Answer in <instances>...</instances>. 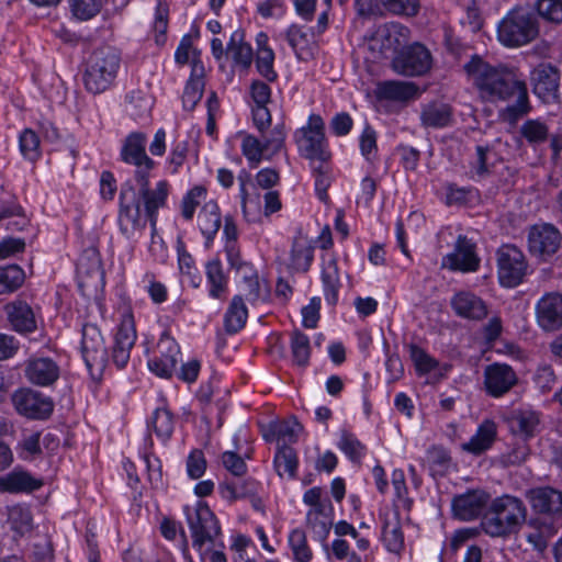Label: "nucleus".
I'll list each match as a JSON object with an SVG mask.
<instances>
[{"label": "nucleus", "mask_w": 562, "mask_h": 562, "mask_svg": "<svg viewBox=\"0 0 562 562\" xmlns=\"http://www.w3.org/2000/svg\"><path fill=\"white\" fill-rule=\"evenodd\" d=\"M155 161L148 158L135 166L134 179L138 189L131 183H124L120 192L119 225L121 232L127 237H134L140 233L147 224L155 229L159 209L167 203L170 184L167 180H160L155 188L149 187L150 172L155 168Z\"/></svg>", "instance_id": "nucleus-1"}, {"label": "nucleus", "mask_w": 562, "mask_h": 562, "mask_svg": "<svg viewBox=\"0 0 562 562\" xmlns=\"http://www.w3.org/2000/svg\"><path fill=\"white\" fill-rule=\"evenodd\" d=\"M482 97L490 101H515L506 108L513 120L528 113V90L522 74L515 67L492 66L474 56L464 65Z\"/></svg>", "instance_id": "nucleus-2"}, {"label": "nucleus", "mask_w": 562, "mask_h": 562, "mask_svg": "<svg viewBox=\"0 0 562 562\" xmlns=\"http://www.w3.org/2000/svg\"><path fill=\"white\" fill-rule=\"evenodd\" d=\"M527 518L524 502L512 495H503L492 501L481 520L483 531L494 538H506L517 533Z\"/></svg>", "instance_id": "nucleus-3"}, {"label": "nucleus", "mask_w": 562, "mask_h": 562, "mask_svg": "<svg viewBox=\"0 0 562 562\" xmlns=\"http://www.w3.org/2000/svg\"><path fill=\"white\" fill-rule=\"evenodd\" d=\"M120 66L121 55L115 47L104 45L95 48L86 61V89L93 94L108 90L114 83Z\"/></svg>", "instance_id": "nucleus-4"}, {"label": "nucleus", "mask_w": 562, "mask_h": 562, "mask_svg": "<svg viewBox=\"0 0 562 562\" xmlns=\"http://www.w3.org/2000/svg\"><path fill=\"white\" fill-rule=\"evenodd\" d=\"M539 35L536 15L525 8H514L498 23L497 38L506 47H520Z\"/></svg>", "instance_id": "nucleus-5"}, {"label": "nucleus", "mask_w": 562, "mask_h": 562, "mask_svg": "<svg viewBox=\"0 0 562 562\" xmlns=\"http://www.w3.org/2000/svg\"><path fill=\"white\" fill-rule=\"evenodd\" d=\"M191 530L192 544L201 550L206 542H213L221 533L218 520L210 507L199 502L194 507H183Z\"/></svg>", "instance_id": "nucleus-6"}, {"label": "nucleus", "mask_w": 562, "mask_h": 562, "mask_svg": "<svg viewBox=\"0 0 562 562\" xmlns=\"http://www.w3.org/2000/svg\"><path fill=\"white\" fill-rule=\"evenodd\" d=\"M496 256L499 283L506 288L520 284L528 269L524 252L518 247L506 244L498 248Z\"/></svg>", "instance_id": "nucleus-7"}, {"label": "nucleus", "mask_w": 562, "mask_h": 562, "mask_svg": "<svg viewBox=\"0 0 562 562\" xmlns=\"http://www.w3.org/2000/svg\"><path fill=\"white\" fill-rule=\"evenodd\" d=\"M431 65V54L420 43L403 48L392 60L393 70L406 77L423 76L430 70Z\"/></svg>", "instance_id": "nucleus-8"}, {"label": "nucleus", "mask_w": 562, "mask_h": 562, "mask_svg": "<svg viewBox=\"0 0 562 562\" xmlns=\"http://www.w3.org/2000/svg\"><path fill=\"white\" fill-rule=\"evenodd\" d=\"M81 353L92 376L100 374L108 362L103 337L95 325L86 324L82 327Z\"/></svg>", "instance_id": "nucleus-9"}, {"label": "nucleus", "mask_w": 562, "mask_h": 562, "mask_svg": "<svg viewBox=\"0 0 562 562\" xmlns=\"http://www.w3.org/2000/svg\"><path fill=\"white\" fill-rule=\"evenodd\" d=\"M561 243V233L553 224L539 223L528 229L529 251L542 260L552 257L559 250Z\"/></svg>", "instance_id": "nucleus-10"}, {"label": "nucleus", "mask_w": 562, "mask_h": 562, "mask_svg": "<svg viewBox=\"0 0 562 562\" xmlns=\"http://www.w3.org/2000/svg\"><path fill=\"white\" fill-rule=\"evenodd\" d=\"M12 403L20 415L30 419H46L54 409L50 397L31 389L15 391L12 395Z\"/></svg>", "instance_id": "nucleus-11"}, {"label": "nucleus", "mask_w": 562, "mask_h": 562, "mask_svg": "<svg viewBox=\"0 0 562 562\" xmlns=\"http://www.w3.org/2000/svg\"><path fill=\"white\" fill-rule=\"evenodd\" d=\"M533 93L546 103L559 95L560 70L551 63H540L530 72Z\"/></svg>", "instance_id": "nucleus-12"}, {"label": "nucleus", "mask_w": 562, "mask_h": 562, "mask_svg": "<svg viewBox=\"0 0 562 562\" xmlns=\"http://www.w3.org/2000/svg\"><path fill=\"white\" fill-rule=\"evenodd\" d=\"M476 245L464 235H459L453 251L442 258V267L451 271L474 272L480 267Z\"/></svg>", "instance_id": "nucleus-13"}, {"label": "nucleus", "mask_w": 562, "mask_h": 562, "mask_svg": "<svg viewBox=\"0 0 562 562\" xmlns=\"http://www.w3.org/2000/svg\"><path fill=\"white\" fill-rule=\"evenodd\" d=\"M517 383L516 372L506 363L494 362L484 369V386L486 393L493 397L503 396Z\"/></svg>", "instance_id": "nucleus-14"}, {"label": "nucleus", "mask_w": 562, "mask_h": 562, "mask_svg": "<svg viewBox=\"0 0 562 562\" xmlns=\"http://www.w3.org/2000/svg\"><path fill=\"white\" fill-rule=\"evenodd\" d=\"M536 318L543 330H559L562 327V294L546 293L536 305Z\"/></svg>", "instance_id": "nucleus-15"}, {"label": "nucleus", "mask_w": 562, "mask_h": 562, "mask_svg": "<svg viewBox=\"0 0 562 562\" xmlns=\"http://www.w3.org/2000/svg\"><path fill=\"white\" fill-rule=\"evenodd\" d=\"M491 496L483 490H470L452 499L453 515L464 521L479 517L486 507Z\"/></svg>", "instance_id": "nucleus-16"}, {"label": "nucleus", "mask_w": 562, "mask_h": 562, "mask_svg": "<svg viewBox=\"0 0 562 562\" xmlns=\"http://www.w3.org/2000/svg\"><path fill=\"white\" fill-rule=\"evenodd\" d=\"M135 341L136 330L133 317L131 314L124 315L115 334L112 348V361L119 369L126 367Z\"/></svg>", "instance_id": "nucleus-17"}, {"label": "nucleus", "mask_w": 562, "mask_h": 562, "mask_svg": "<svg viewBox=\"0 0 562 562\" xmlns=\"http://www.w3.org/2000/svg\"><path fill=\"white\" fill-rule=\"evenodd\" d=\"M526 496L533 512L552 518L562 517V492L543 486L529 490Z\"/></svg>", "instance_id": "nucleus-18"}, {"label": "nucleus", "mask_w": 562, "mask_h": 562, "mask_svg": "<svg viewBox=\"0 0 562 562\" xmlns=\"http://www.w3.org/2000/svg\"><path fill=\"white\" fill-rule=\"evenodd\" d=\"M60 374L58 364L48 357L31 358L26 361L25 376L35 385L49 386Z\"/></svg>", "instance_id": "nucleus-19"}, {"label": "nucleus", "mask_w": 562, "mask_h": 562, "mask_svg": "<svg viewBox=\"0 0 562 562\" xmlns=\"http://www.w3.org/2000/svg\"><path fill=\"white\" fill-rule=\"evenodd\" d=\"M11 327L20 334H30L36 330L37 324L32 307L24 301L16 300L4 306Z\"/></svg>", "instance_id": "nucleus-20"}, {"label": "nucleus", "mask_w": 562, "mask_h": 562, "mask_svg": "<svg viewBox=\"0 0 562 562\" xmlns=\"http://www.w3.org/2000/svg\"><path fill=\"white\" fill-rule=\"evenodd\" d=\"M286 40L299 59L311 60L315 54V33L312 27L291 25Z\"/></svg>", "instance_id": "nucleus-21"}, {"label": "nucleus", "mask_w": 562, "mask_h": 562, "mask_svg": "<svg viewBox=\"0 0 562 562\" xmlns=\"http://www.w3.org/2000/svg\"><path fill=\"white\" fill-rule=\"evenodd\" d=\"M419 89L414 82L386 80L379 82L375 95L379 100L407 102L418 97Z\"/></svg>", "instance_id": "nucleus-22"}, {"label": "nucleus", "mask_w": 562, "mask_h": 562, "mask_svg": "<svg viewBox=\"0 0 562 562\" xmlns=\"http://www.w3.org/2000/svg\"><path fill=\"white\" fill-rule=\"evenodd\" d=\"M451 307L458 316L468 319L479 321L487 315L483 300L467 291H461L451 299Z\"/></svg>", "instance_id": "nucleus-23"}, {"label": "nucleus", "mask_w": 562, "mask_h": 562, "mask_svg": "<svg viewBox=\"0 0 562 562\" xmlns=\"http://www.w3.org/2000/svg\"><path fill=\"white\" fill-rule=\"evenodd\" d=\"M497 438V425L492 419H484L475 434L468 442L461 445V449L473 456H481L492 448Z\"/></svg>", "instance_id": "nucleus-24"}, {"label": "nucleus", "mask_w": 562, "mask_h": 562, "mask_svg": "<svg viewBox=\"0 0 562 562\" xmlns=\"http://www.w3.org/2000/svg\"><path fill=\"white\" fill-rule=\"evenodd\" d=\"M43 481L30 472L15 468L0 476V491L8 493H31L42 487Z\"/></svg>", "instance_id": "nucleus-25"}, {"label": "nucleus", "mask_w": 562, "mask_h": 562, "mask_svg": "<svg viewBox=\"0 0 562 562\" xmlns=\"http://www.w3.org/2000/svg\"><path fill=\"white\" fill-rule=\"evenodd\" d=\"M303 430L302 425L296 419H288L271 423L268 430L263 434L267 441H276L277 447H291Z\"/></svg>", "instance_id": "nucleus-26"}, {"label": "nucleus", "mask_w": 562, "mask_h": 562, "mask_svg": "<svg viewBox=\"0 0 562 562\" xmlns=\"http://www.w3.org/2000/svg\"><path fill=\"white\" fill-rule=\"evenodd\" d=\"M539 424V415L532 411L517 412L508 419L510 432L519 436L525 442L537 434Z\"/></svg>", "instance_id": "nucleus-27"}, {"label": "nucleus", "mask_w": 562, "mask_h": 562, "mask_svg": "<svg viewBox=\"0 0 562 562\" xmlns=\"http://www.w3.org/2000/svg\"><path fill=\"white\" fill-rule=\"evenodd\" d=\"M204 67L201 60L193 58V71L191 78L188 80L183 94L182 102L187 110H193L198 102L201 100L204 91L203 80Z\"/></svg>", "instance_id": "nucleus-28"}, {"label": "nucleus", "mask_w": 562, "mask_h": 562, "mask_svg": "<svg viewBox=\"0 0 562 562\" xmlns=\"http://www.w3.org/2000/svg\"><path fill=\"white\" fill-rule=\"evenodd\" d=\"M314 258V247L305 236L294 238L289 268L292 271L305 272L310 269Z\"/></svg>", "instance_id": "nucleus-29"}, {"label": "nucleus", "mask_w": 562, "mask_h": 562, "mask_svg": "<svg viewBox=\"0 0 562 562\" xmlns=\"http://www.w3.org/2000/svg\"><path fill=\"white\" fill-rule=\"evenodd\" d=\"M199 226L209 246L222 225L220 207L215 201L205 202L199 214Z\"/></svg>", "instance_id": "nucleus-30"}, {"label": "nucleus", "mask_w": 562, "mask_h": 562, "mask_svg": "<svg viewBox=\"0 0 562 562\" xmlns=\"http://www.w3.org/2000/svg\"><path fill=\"white\" fill-rule=\"evenodd\" d=\"M121 159L128 165H138L148 159L146 154V135L140 132L131 133L121 148Z\"/></svg>", "instance_id": "nucleus-31"}, {"label": "nucleus", "mask_w": 562, "mask_h": 562, "mask_svg": "<svg viewBox=\"0 0 562 562\" xmlns=\"http://www.w3.org/2000/svg\"><path fill=\"white\" fill-rule=\"evenodd\" d=\"M294 138L301 156L313 162L316 158V123L314 114L310 115L305 126L295 132Z\"/></svg>", "instance_id": "nucleus-32"}, {"label": "nucleus", "mask_w": 562, "mask_h": 562, "mask_svg": "<svg viewBox=\"0 0 562 562\" xmlns=\"http://www.w3.org/2000/svg\"><path fill=\"white\" fill-rule=\"evenodd\" d=\"M424 462L432 477L445 476L453 465L450 452L442 446H431Z\"/></svg>", "instance_id": "nucleus-33"}, {"label": "nucleus", "mask_w": 562, "mask_h": 562, "mask_svg": "<svg viewBox=\"0 0 562 562\" xmlns=\"http://www.w3.org/2000/svg\"><path fill=\"white\" fill-rule=\"evenodd\" d=\"M259 484L254 479H246L238 482L225 481L220 484L218 491L222 497L228 502L237 499L254 497L258 493Z\"/></svg>", "instance_id": "nucleus-34"}, {"label": "nucleus", "mask_w": 562, "mask_h": 562, "mask_svg": "<svg viewBox=\"0 0 562 562\" xmlns=\"http://www.w3.org/2000/svg\"><path fill=\"white\" fill-rule=\"evenodd\" d=\"M227 54L231 55L234 63L244 69H247L254 59V53L250 44L245 42L243 31H235L227 45Z\"/></svg>", "instance_id": "nucleus-35"}, {"label": "nucleus", "mask_w": 562, "mask_h": 562, "mask_svg": "<svg viewBox=\"0 0 562 562\" xmlns=\"http://www.w3.org/2000/svg\"><path fill=\"white\" fill-rule=\"evenodd\" d=\"M451 120V108L445 103H429L420 113V121L425 127L441 128L449 125Z\"/></svg>", "instance_id": "nucleus-36"}, {"label": "nucleus", "mask_w": 562, "mask_h": 562, "mask_svg": "<svg viewBox=\"0 0 562 562\" xmlns=\"http://www.w3.org/2000/svg\"><path fill=\"white\" fill-rule=\"evenodd\" d=\"M322 283L325 301L328 305L335 306L338 302V291L341 286L339 280L338 267L335 259H329L324 263L322 270Z\"/></svg>", "instance_id": "nucleus-37"}, {"label": "nucleus", "mask_w": 562, "mask_h": 562, "mask_svg": "<svg viewBox=\"0 0 562 562\" xmlns=\"http://www.w3.org/2000/svg\"><path fill=\"white\" fill-rule=\"evenodd\" d=\"M205 273L210 286L209 294L213 299H223L227 292V277L223 271L220 260H212L206 263Z\"/></svg>", "instance_id": "nucleus-38"}, {"label": "nucleus", "mask_w": 562, "mask_h": 562, "mask_svg": "<svg viewBox=\"0 0 562 562\" xmlns=\"http://www.w3.org/2000/svg\"><path fill=\"white\" fill-rule=\"evenodd\" d=\"M248 311L240 295H235L225 313L224 325L228 334L239 331L246 324Z\"/></svg>", "instance_id": "nucleus-39"}, {"label": "nucleus", "mask_w": 562, "mask_h": 562, "mask_svg": "<svg viewBox=\"0 0 562 562\" xmlns=\"http://www.w3.org/2000/svg\"><path fill=\"white\" fill-rule=\"evenodd\" d=\"M382 541L391 553L400 554L404 549V533L400 520L385 519L382 528Z\"/></svg>", "instance_id": "nucleus-40"}, {"label": "nucleus", "mask_w": 562, "mask_h": 562, "mask_svg": "<svg viewBox=\"0 0 562 562\" xmlns=\"http://www.w3.org/2000/svg\"><path fill=\"white\" fill-rule=\"evenodd\" d=\"M8 522L10 528L19 536H24L33 529V516L29 507L14 505L9 508Z\"/></svg>", "instance_id": "nucleus-41"}, {"label": "nucleus", "mask_w": 562, "mask_h": 562, "mask_svg": "<svg viewBox=\"0 0 562 562\" xmlns=\"http://www.w3.org/2000/svg\"><path fill=\"white\" fill-rule=\"evenodd\" d=\"M148 427L154 430L160 440L167 441L171 437L175 428L171 412L165 407L155 409L149 419Z\"/></svg>", "instance_id": "nucleus-42"}, {"label": "nucleus", "mask_w": 562, "mask_h": 562, "mask_svg": "<svg viewBox=\"0 0 562 562\" xmlns=\"http://www.w3.org/2000/svg\"><path fill=\"white\" fill-rule=\"evenodd\" d=\"M290 347L293 362L299 367L307 366L312 355L310 338L299 329H295L291 334Z\"/></svg>", "instance_id": "nucleus-43"}, {"label": "nucleus", "mask_w": 562, "mask_h": 562, "mask_svg": "<svg viewBox=\"0 0 562 562\" xmlns=\"http://www.w3.org/2000/svg\"><path fill=\"white\" fill-rule=\"evenodd\" d=\"M273 462L280 476L288 474L290 477H293L295 475L297 458L291 447H277Z\"/></svg>", "instance_id": "nucleus-44"}, {"label": "nucleus", "mask_w": 562, "mask_h": 562, "mask_svg": "<svg viewBox=\"0 0 562 562\" xmlns=\"http://www.w3.org/2000/svg\"><path fill=\"white\" fill-rule=\"evenodd\" d=\"M24 271L16 265L0 267V294L19 289L24 282Z\"/></svg>", "instance_id": "nucleus-45"}, {"label": "nucleus", "mask_w": 562, "mask_h": 562, "mask_svg": "<svg viewBox=\"0 0 562 562\" xmlns=\"http://www.w3.org/2000/svg\"><path fill=\"white\" fill-rule=\"evenodd\" d=\"M530 449L525 441H515L508 450L498 456L497 462L504 468L520 465L529 456Z\"/></svg>", "instance_id": "nucleus-46"}, {"label": "nucleus", "mask_w": 562, "mask_h": 562, "mask_svg": "<svg viewBox=\"0 0 562 562\" xmlns=\"http://www.w3.org/2000/svg\"><path fill=\"white\" fill-rule=\"evenodd\" d=\"M241 151L252 166H257L263 158H271L268 156L266 148H263L262 140L259 137L250 134H247L243 137Z\"/></svg>", "instance_id": "nucleus-47"}, {"label": "nucleus", "mask_w": 562, "mask_h": 562, "mask_svg": "<svg viewBox=\"0 0 562 562\" xmlns=\"http://www.w3.org/2000/svg\"><path fill=\"white\" fill-rule=\"evenodd\" d=\"M382 36L385 38L389 48L396 49L404 46L411 38V30L401 23L385 24L381 30Z\"/></svg>", "instance_id": "nucleus-48"}, {"label": "nucleus", "mask_w": 562, "mask_h": 562, "mask_svg": "<svg viewBox=\"0 0 562 562\" xmlns=\"http://www.w3.org/2000/svg\"><path fill=\"white\" fill-rule=\"evenodd\" d=\"M260 134L262 146L271 158L284 147L285 131L282 123L274 125V127L269 131L267 128Z\"/></svg>", "instance_id": "nucleus-49"}, {"label": "nucleus", "mask_w": 562, "mask_h": 562, "mask_svg": "<svg viewBox=\"0 0 562 562\" xmlns=\"http://www.w3.org/2000/svg\"><path fill=\"white\" fill-rule=\"evenodd\" d=\"M128 112L135 119H142L150 113L153 106L151 98L144 91H131L127 97Z\"/></svg>", "instance_id": "nucleus-50"}, {"label": "nucleus", "mask_w": 562, "mask_h": 562, "mask_svg": "<svg viewBox=\"0 0 562 562\" xmlns=\"http://www.w3.org/2000/svg\"><path fill=\"white\" fill-rule=\"evenodd\" d=\"M177 252L180 272L190 279V282L193 286H199L201 278L195 268L194 259L191 254L187 251L183 241L180 239L177 244Z\"/></svg>", "instance_id": "nucleus-51"}, {"label": "nucleus", "mask_w": 562, "mask_h": 562, "mask_svg": "<svg viewBox=\"0 0 562 562\" xmlns=\"http://www.w3.org/2000/svg\"><path fill=\"white\" fill-rule=\"evenodd\" d=\"M289 544L296 562H308L312 559L313 552L307 546L306 535L303 530H292L289 536Z\"/></svg>", "instance_id": "nucleus-52"}, {"label": "nucleus", "mask_w": 562, "mask_h": 562, "mask_svg": "<svg viewBox=\"0 0 562 562\" xmlns=\"http://www.w3.org/2000/svg\"><path fill=\"white\" fill-rule=\"evenodd\" d=\"M206 199V189L203 186L193 187L181 201V215L191 221L196 207Z\"/></svg>", "instance_id": "nucleus-53"}, {"label": "nucleus", "mask_w": 562, "mask_h": 562, "mask_svg": "<svg viewBox=\"0 0 562 562\" xmlns=\"http://www.w3.org/2000/svg\"><path fill=\"white\" fill-rule=\"evenodd\" d=\"M21 154L29 160H36L40 155V138L37 134L30 128H25L19 137Z\"/></svg>", "instance_id": "nucleus-54"}, {"label": "nucleus", "mask_w": 562, "mask_h": 562, "mask_svg": "<svg viewBox=\"0 0 562 562\" xmlns=\"http://www.w3.org/2000/svg\"><path fill=\"white\" fill-rule=\"evenodd\" d=\"M180 347L168 331H164L157 342L154 358L168 359L178 362Z\"/></svg>", "instance_id": "nucleus-55"}, {"label": "nucleus", "mask_w": 562, "mask_h": 562, "mask_svg": "<svg viewBox=\"0 0 562 562\" xmlns=\"http://www.w3.org/2000/svg\"><path fill=\"white\" fill-rule=\"evenodd\" d=\"M521 135L531 144H540L547 140L548 126L538 120H528L520 127Z\"/></svg>", "instance_id": "nucleus-56"}, {"label": "nucleus", "mask_w": 562, "mask_h": 562, "mask_svg": "<svg viewBox=\"0 0 562 562\" xmlns=\"http://www.w3.org/2000/svg\"><path fill=\"white\" fill-rule=\"evenodd\" d=\"M536 8L543 20L555 24L562 23V0H538Z\"/></svg>", "instance_id": "nucleus-57"}, {"label": "nucleus", "mask_w": 562, "mask_h": 562, "mask_svg": "<svg viewBox=\"0 0 562 562\" xmlns=\"http://www.w3.org/2000/svg\"><path fill=\"white\" fill-rule=\"evenodd\" d=\"M274 54L269 47H260L257 53V69L258 71L269 81H273L277 78V74L273 70Z\"/></svg>", "instance_id": "nucleus-58"}, {"label": "nucleus", "mask_w": 562, "mask_h": 562, "mask_svg": "<svg viewBox=\"0 0 562 562\" xmlns=\"http://www.w3.org/2000/svg\"><path fill=\"white\" fill-rule=\"evenodd\" d=\"M383 5L392 13L415 16L420 9V0H381Z\"/></svg>", "instance_id": "nucleus-59"}, {"label": "nucleus", "mask_w": 562, "mask_h": 562, "mask_svg": "<svg viewBox=\"0 0 562 562\" xmlns=\"http://www.w3.org/2000/svg\"><path fill=\"white\" fill-rule=\"evenodd\" d=\"M72 14L80 20H89L101 8L100 0H69Z\"/></svg>", "instance_id": "nucleus-60"}, {"label": "nucleus", "mask_w": 562, "mask_h": 562, "mask_svg": "<svg viewBox=\"0 0 562 562\" xmlns=\"http://www.w3.org/2000/svg\"><path fill=\"white\" fill-rule=\"evenodd\" d=\"M411 358L416 367V370L420 374L429 373L432 371L437 362L420 347L417 345L409 346Z\"/></svg>", "instance_id": "nucleus-61"}, {"label": "nucleus", "mask_w": 562, "mask_h": 562, "mask_svg": "<svg viewBox=\"0 0 562 562\" xmlns=\"http://www.w3.org/2000/svg\"><path fill=\"white\" fill-rule=\"evenodd\" d=\"M32 559L34 562H54V548L48 537H41L33 543Z\"/></svg>", "instance_id": "nucleus-62"}, {"label": "nucleus", "mask_w": 562, "mask_h": 562, "mask_svg": "<svg viewBox=\"0 0 562 562\" xmlns=\"http://www.w3.org/2000/svg\"><path fill=\"white\" fill-rule=\"evenodd\" d=\"M200 52L192 46V40L190 35H184L180 41V44L175 53V59L178 64L184 65L191 61L193 66V58L200 60Z\"/></svg>", "instance_id": "nucleus-63"}, {"label": "nucleus", "mask_w": 562, "mask_h": 562, "mask_svg": "<svg viewBox=\"0 0 562 562\" xmlns=\"http://www.w3.org/2000/svg\"><path fill=\"white\" fill-rule=\"evenodd\" d=\"M339 448L351 461H359L364 452V446L351 435H344L341 437Z\"/></svg>", "instance_id": "nucleus-64"}]
</instances>
